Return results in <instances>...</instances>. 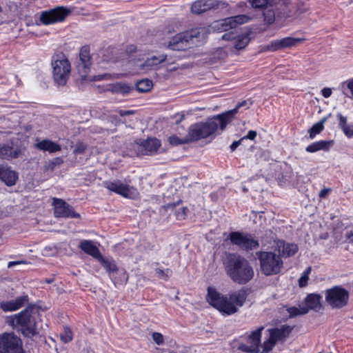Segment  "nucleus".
<instances>
[{"label": "nucleus", "mask_w": 353, "mask_h": 353, "mask_svg": "<svg viewBox=\"0 0 353 353\" xmlns=\"http://www.w3.org/2000/svg\"><path fill=\"white\" fill-rule=\"evenodd\" d=\"M247 296L246 291L243 289L223 295L216 289L209 287L206 299L210 305L220 312L232 315L236 313L244 305Z\"/></svg>", "instance_id": "1"}, {"label": "nucleus", "mask_w": 353, "mask_h": 353, "mask_svg": "<svg viewBox=\"0 0 353 353\" xmlns=\"http://www.w3.org/2000/svg\"><path fill=\"white\" fill-rule=\"evenodd\" d=\"M13 327H19L21 334L32 338L39 334L40 330L48 327L42 321V314L39 307L28 305L25 310L14 315L9 323Z\"/></svg>", "instance_id": "2"}, {"label": "nucleus", "mask_w": 353, "mask_h": 353, "mask_svg": "<svg viewBox=\"0 0 353 353\" xmlns=\"http://www.w3.org/2000/svg\"><path fill=\"white\" fill-rule=\"evenodd\" d=\"M223 265L227 275L238 284L248 283L254 274L250 262L237 254H229L223 261Z\"/></svg>", "instance_id": "3"}, {"label": "nucleus", "mask_w": 353, "mask_h": 353, "mask_svg": "<svg viewBox=\"0 0 353 353\" xmlns=\"http://www.w3.org/2000/svg\"><path fill=\"white\" fill-rule=\"evenodd\" d=\"M208 34L205 27L192 28L173 36L164 43L165 46L172 50H184L191 45L203 41Z\"/></svg>", "instance_id": "4"}, {"label": "nucleus", "mask_w": 353, "mask_h": 353, "mask_svg": "<svg viewBox=\"0 0 353 353\" xmlns=\"http://www.w3.org/2000/svg\"><path fill=\"white\" fill-rule=\"evenodd\" d=\"M260 262L261 271L265 276L279 273L283 268V261L279 253L261 251L256 253Z\"/></svg>", "instance_id": "5"}, {"label": "nucleus", "mask_w": 353, "mask_h": 353, "mask_svg": "<svg viewBox=\"0 0 353 353\" xmlns=\"http://www.w3.org/2000/svg\"><path fill=\"white\" fill-rule=\"evenodd\" d=\"M219 129L220 130L219 121L214 117L206 122L191 125L188 128L187 136L190 142L196 141L210 137Z\"/></svg>", "instance_id": "6"}, {"label": "nucleus", "mask_w": 353, "mask_h": 353, "mask_svg": "<svg viewBox=\"0 0 353 353\" xmlns=\"http://www.w3.org/2000/svg\"><path fill=\"white\" fill-rule=\"evenodd\" d=\"M51 65L54 82L59 85L66 84L71 73V65L69 60L63 54L52 57Z\"/></svg>", "instance_id": "7"}, {"label": "nucleus", "mask_w": 353, "mask_h": 353, "mask_svg": "<svg viewBox=\"0 0 353 353\" xmlns=\"http://www.w3.org/2000/svg\"><path fill=\"white\" fill-rule=\"evenodd\" d=\"M349 292L340 285L326 290L325 301L332 309H341L348 304Z\"/></svg>", "instance_id": "8"}, {"label": "nucleus", "mask_w": 353, "mask_h": 353, "mask_svg": "<svg viewBox=\"0 0 353 353\" xmlns=\"http://www.w3.org/2000/svg\"><path fill=\"white\" fill-rule=\"evenodd\" d=\"M227 239L231 241L232 245L245 251L256 250L259 247L258 239L250 233L232 232Z\"/></svg>", "instance_id": "9"}, {"label": "nucleus", "mask_w": 353, "mask_h": 353, "mask_svg": "<svg viewBox=\"0 0 353 353\" xmlns=\"http://www.w3.org/2000/svg\"><path fill=\"white\" fill-rule=\"evenodd\" d=\"M103 186L108 190L115 192L125 198L135 199L138 198L139 195L137 188L128 184H125L120 180L103 181Z\"/></svg>", "instance_id": "10"}, {"label": "nucleus", "mask_w": 353, "mask_h": 353, "mask_svg": "<svg viewBox=\"0 0 353 353\" xmlns=\"http://www.w3.org/2000/svg\"><path fill=\"white\" fill-rule=\"evenodd\" d=\"M0 353H23L21 339L13 332L0 335Z\"/></svg>", "instance_id": "11"}, {"label": "nucleus", "mask_w": 353, "mask_h": 353, "mask_svg": "<svg viewBox=\"0 0 353 353\" xmlns=\"http://www.w3.org/2000/svg\"><path fill=\"white\" fill-rule=\"evenodd\" d=\"M293 327L288 325H283L280 327L269 330L270 336L264 341V350L270 351L279 341H285L292 332Z\"/></svg>", "instance_id": "12"}, {"label": "nucleus", "mask_w": 353, "mask_h": 353, "mask_svg": "<svg viewBox=\"0 0 353 353\" xmlns=\"http://www.w3.org/2000/svg\"><path fill=\"white\" fill-rule=\"evenodd\" d=\"M250 20L251 17L247 14L236 15L216 21L214 28L219 32H226L236 28L239 25L248 23Z\"/></svg>", "instance_id": "13"}, {"label": "nucleus", "mask_w": 353, "mask_h": 353, "mask_svg": "<svg viewBox=\"0 0 353 353\" xmlns=\"http://www.w3.org/2000/svg\"><path fill=\"white\" fill-rule=\"evenodd\" d=\"M222 39L230 42L228 47L232 51L234 50H243L250 41V32L236 34L233 32H228L222 36Z\"/></svg>", "instance_id": "14"}, {"label": "nucleus", "mask_w": 353, "mask_h": 353, "mask_svg": "<svg viewBox=\"0 0 353 353\" xmlns=\"http://www.w3.org/2000/svg\"><path fill=\"white\" fill-rule=\"evenodd\" d=\"M161 145L159 140L156 138H148L146 140H136L134 148L138 155H151L157 152Z\"/></svg>", "instance_id": "15"}, {"label": "nucleus", "mask_w": 353, "mask_h": 353, "mask_svg": "<svg viewBox=\"0 0 353 353\" xmlns=\"http://www.w3.org/2000/svg\"><path fill=\"white\" fill-rule=\"evenodd\" d=\"M69 11L63 7H57L50 10L43 11L40 15V21L45 25H49L64 21Z\"/></svg>", "instance_id": "16"}, {"label": "nucleus", "mask_w": 353, "mask_h": 353, "mask_svg": "<svg viewBox=\"0 0 353 353\" xmlns=\"http://www.w3.org/2000/svg\"><path fill=\"white\" fill-rule=\"evenodd\" d=\"M54 214L57 218H79L80 214L77 213L73 207L61 199H53Z\"/></svg>", "instance_id": "17"}, {"label": "nucleus", "mask_w": 353, "mask_h": 353, "mask_svg": "<svg viewBox=\"0 0 353 353\" xmlns=\"http://www.w3.org/2000/svg\"><path fill=\"white\" fill-rule=\"evenodd\" d=\"M264 329L263 326L252 331L247 337L246 342L239 345V349L243 352L257 353L259 351L261 344V332Z\"/></svg>", "instance_id": "18"}, {"label": "nucleus", "mask_w": 353, "mask_h": 353, "mask_svg": "<svg viewBox=\"0 0 353 353\" xmlns=\"http://www.w3.org/2000/svg\"><path fill=\"white\" fill-rule=\"evenodd\" d=\"M252 104V102L250 100H245L239 103L234 109L215 116V119H218L219 121L220 130L223 131L227 125L233 120L234 116L238 112L239 108L242 107H246V108H248Z\"/></svg>", "instance_id": "19"}, {"label": "nucleus", "mask_w": 353, "mask_h": 353, "mask_svg": "<svg viewBox=\"0 0 353 353\" xmlns=\"http://www.w3.org/2000/svg\"><path fill=\"white\" fill-rule=\"evenodd\" d=\"M225 2L216 0H199L194 2L191 6L192 13L200 14L211 9H216L221 5H225Z\"/></svg>", "instance_id": "20"}, {"label": "nucleus", "mask_w": 353, "mask_h": 353, "mask_svg": "<svg viewBox=\"0 0 353 353\" xmlns=\"http://www.w3.org/2000/svg\"><path fill=\"white\" fill-rule=\"evenodd\" d=\"M92 65L90 48L88 46L81 47L79 52V62L77 69L82 77H85Z\"/></svg>", "instance_id": "21"}, {"label": "nucleus", "mask_w": 353, "mask_h": 353, "mask_svg": "<svg viewBox=\"0 0 353 353\" xmlns=\"http://www.w3.org/2000/svg\"><path fill=\"white\" fill-rule=\"evenodd\" d=\"M167 61V55L161 54L159 56H152L147 58L143 62L139 63L138 68L146 72L150 70H157L161 63Z\"/></svg>", "instance_id": "22"}, {"label": "nucleus", "mask_w": 353, "mask_h": 353, "mask_svg": "<svg viewBox=\"0 0 353 353\" xmlns=\"http://www.w3.org/2000/svg\"><path fill=\"white\" fill-rule=\"evenodd\" d=\"M28 301V295H23L14 300L1 301L0 303V308L3 312H13L23 307Z\"/></svg>", "instance_id": "23"}, {"label": "nucleus", "mask_w": 353, "mask_h": 353, "mask_svg": "<svg viewBox=\"0 0 353 353\" xmlns=\"http://www.w3.org/2000/svg\"><path fill=\"white\" fill-rule=\"evenodd\" d=\"M18 173L10 168L0 165V180L7 186H13L18 180Z\"/></svg>", "instance_id": "24"}, {"label": "nucleus", "mask_w": 353, "mask_h": 353, "mask_svg": "<svg viewBox=\"0 0 353 353\" xmlns=\"http://www.w3.org/2000/svg\"><path fill=\"white\" fill-rule=\"evenodd\" d=\"M79 248L85 254L92 256L95 259L99 260L102 256L99 248L90 240H83L81 242Z\"/></svg>", "instance_id": "25"}, {"label": "nucleus", "mask_w": 353, "mask_h": 353, "mask_svg": "<svg viewBox=\"0 0 353 353\" xmlns=\"http://www.w3.org/2000/svg\"><path fill=\"white\" fill-rule=\"evenodd\" d=\"M21 150L18 147L10 146L8 145H0V158L10 160L19 157Z\"/></svg>", "instance_id": "26"}, {"label": "nucleus", "mask_w": 353, "mask_h": 353, "mask_svg": "<svg viewBox=\"0 0 353 353\" xmlns=\"http://www.w3.org/2000/svg\"><path fill=\"white\" fill-rule=\"evenodd\" d=\"M35 148L39 150L48 151L50 153L57 152L61 150L59 144L49 139H43L37 142L35 144Z\"/></svg>", "instance_id": "27"}, {"label": "nucleus", "mask_w": 353, "mask_h": 353, "mask_svg": "<svg viewBox=\"0 0 353 353\" xmlns=\"http://www.w3.org/2000/svg\"><path fill=\"white\" fill-rule=\"evenodd\" d=\"M332 144V141H319L309 145L306 148L305 150L310 153L315 152L319 150L327 151Z\"/></svg>", "instance_id": "28"}, {"label": "nucleus", "mask_w": 353, "mask_h": 353, "mask_svg": "<svg viewBox=\"0 0 353 353\" xmlns=\"http://www.w3.org/2000/svg\"><path fill=\"white\" fill-rule=\"evenodd\" d=\"M275 6L279 14L283 17H290L292 16L290 9V0H275Z\"/></svg>", "instance_id": "29"}, {"label": "nucleus", "mask_w": 353, "mask_h": 353, "mask_svg": "<svg viewBox=\"0 0 353 353\" xmlns=\"http://www.w3.org/2000/svg\"><path fill=\"white\" fill-rule=\"evenodd\" d=\"M321 296L316 294H310L305 299V307L309 310H319L321 308Z\"/></svg>", "instance_id": "30"}, {"label": "nucleus", "mask_w": 353, "mask_h": 353, "mask_svg": "<svg viewBox=\"0 0 353 353\" xmlns=\"http://www.w3.org/2000/svg\"><path fill=\"white\" fill-rule=\"evenodd\" d=\"M132 88L128 83H116L110 85L108 90L114 94H128L132 91Z\"/></svg>", "instance_id": "31"}, {"label": "nucleus", "mask_w": 353, "mask_h": 353, "mask_svg": "<svg viewBox=\"0 0 353 353\" xmlns=\"http://www.w3.org/2000/svg\"><path fill=\"white\" fill-rule=\"evenodd\" d=\"M337 117L339 120V125L345 136L348 138L353 137V125H348L347 123V117H343L341 113L337 114Z\"/></svg>", "instance_id": "32"}, {"label": "nucleus", "mask_w": 353, "mask_h": 353, "mask_svg": "<svg viewBox=\"0 0 353 353\" xmlns=\"http://www.w3.org/2000/svg\"><path fill=\"white\" fill-rule=\"evenodd\" d=\"M98 261L101 262L102 266L110 274H114L119 271V269L114 261L112 259H105L102 256Z\"/></svg>", "instance_id": "33"}, {"label": "nucleus", "mask_w": 353, "mask_h": 353, "mask_svg": "<svg viewBox=\"0 0 353 353\" xmlns=\"http://www.w3.org/2000/svg\"><path fill=\"white\" fill-rule=\"evenodd\" d=\"M305 41L304 38L285 37L281 39L282 50L294 47Z\"/></svg>", "instance_id": "34"}, {"label": "nucleus", "mask_w": 353, "mask_h": 353, "mask_svg": "<svg viewBox=\"0 0 353 353\" xmlns=\"http://www.w3.org/2000/svg\"><path fill=\"white\" fill-rule=\"evenodd\" d=\"M152 87V81L148 79H142L136 83V89L140 92H149Z\"/></svg>", "instance_id": "35"}, {"label": "nucleus", "mask_w": 353, "mask_h": 353, "mask_svg": "<svg viewBox=\"0 0 353 353\" xmlns=\"http://www.w3.org/2000/svg\"><path fill=\"white\" fill-rule=\"evenodd\" d=\"M281 245H283L282 253L286 256H291L298 251V247L296 244L281 242L279 247H281Z\"/></svg>", "instance_id": "36"}, {"label": "nucleus", "mask_w": 353, "mask_h": 353, "mask_svg": "<svg viewBox=\"0 0 353 353\" xmlns=\"http://www.w3.org/2000/svg\"><path fill=\"white\" fill-rule=\"evenodd\" d=\"M327 117L323 118L319 122L313 125L309 130L310 137L313 139L314 136L320 133L323 130V124L326 121Z\"/></svg>", "instance_id": "37"}, {"label": "nucleus", "mask_w": 353, "mask_h": 353, "mask_svg": "<svg viewBox=\"0 0 353 353\" xmlns=\"http://www.w3.org/2000/svg\"><path fill=\"white\" fill-rule=\"evenodd\" d=\"M290 318L296 317L299 315H303L308 312V308L305 306L292 307L287 310Z\"/></svg>", "instance_id": "38"}, {"label": "nucleus", "mask_w": 353, "mask_h": 353, "mask_svg": "<svg viewBox=\"0 0 353 353\" xmlns=\"http://www.w3.org/2000/svg\"><path fill=\"white\" fill-rule=\"evenodd\" d=\"M264 21L267 24H272L275 21V12L274 10L267 6L263 11Z\"/></svg>", "instance_id": "39"}, {"label": "nucleus", "mask_w": 353, "mask_h": 353, "mask_svg": "<svg viewBox=\"0 0 353 353\" xmlns=\"http://www.w3.org/2000/svg\"><path fill=\"white\" fill-rule=\"evenodd\" d=\"M168 141L172 145H178L190 143L187 135L183 138H179L176 135H172L168 138Z\"/></svg>", "instance_id": "40"}, {"label": "nucleus", "mask_w": 353, "mask_h": 353, "mask_svg": "<svg viewBox=\"0 0 353 353\" xmlns=\"http://www.w3.org/2000/svg\"><path fill=\"white\" fill-rule=\"evenodd\" d=\"M312 270L311 267H308L302 274L299 280V285L301 288H304L307 285V281L309 279V274Z\"/></svg>", "instance_id": "41"}, {"label": "nucleus", "mask_w": 353, "mask_h": 353, "mask_svg": "<svg viewBox=\"0 0 353 353\" xmlns=\"http://www.w3.org/2000/svg\"><path fill=\"white\" fill-rule=\"evenodd\" d=\"M342 92L344 94H347V90H349L353 98V78L341 83Z\"/></svg>", "instance_id": "42"}, {"label": "nucleus", "mask_w": 353, "mask_h": 353, "mask_svg": "<svg viewBox=\"0 0 353 353\" xmlns=\"http://www.w3.org/2000/svg\"><path fill=\"white\" fill-rule=\"evenodd\" d=\"M61 339L65 343H69L72 340V332L69 327H64V332L63 334H61Z\"/></svg>", "instance_id": "43"}, {"label": "nucleus", "mask_w": 353, "mask_h": 353, "mask_svg": "<svg viewBox=\"0 0 353 353\" xmlns=\"http://www.w3.org/2000/svg\"><path fill=\"white\" fill-rule=\"evenodd\" d=\"M87 149V145L82 143V142H78L77 143L75 148L73 150V153L74 154H83L85 150Z\"/></svg>", "instance_id": "44"}, {"label": "nucleus", "mask_w": 353, "mask_h": 353, "mask_svg": "<svg viewBox=\"0 0 353 353\" xmlns=\"http://www.w3.org/2000/svg\"><path fill=\"white\" fill-rule=\"evenodd\" d=\"M252 6L254 8H262L268 5V0H250Z\"/></svg>", "instance_id": "45"}, {"label": "nucleus", "mask_w": 353, "mask_h": 353, "mask_svg": "<svg viewBox=\"0 0 353 353\" xmlns=\"http://www.w3.org/2000/svg\"><path fill=\"white\" fill-rule=\"evenodd\" d=\"M153 341L158 345H161L164 343L163 336L159 332H154L152 335Z\"/></svg>", "instance_id": "46"}, {"label": "nucleus", "mask_w": 353, "mask_h": 353, "mask_svg": "<svg viewBox=\"0 0 353 353\" xmlns=\"http://www.w3.org/2000/svg\"><path fill=\"white\" fill-rule=\"evenodd\" d=\"M171 270L169 269H166L165 270H163L161 269H157L156 270V274L160 278H163L165 279H167L170 275L171 274Z\"/></svg>", "instance_id": "47"}, {"label": "nucleus", "mask_w": 353, "mask_h": 353, "mask_svg": "<svg viewBox=\"0 0 353 353\" xmlns=\"http://www.w3.org/2000/svg\"><path fill=\"white\" fill-rule=\"evenodd\" d=\"M63 163L62 158L57 157L54 159L48 165V169L53 170L57 165H60Z\"/></svg>", "instance_id": "48"}, {"label": "nucleus", "mask_w": 353, "mask_h": 353, "mask_svg": "<svg viewBox=\"0 0 353 353\" xmlns=\"http://www.w3.org/2000/svg\"><path fill=\"white\" fill-rule=\"evenodd\" d=\"M270 44L274 52L282 50L281 39L272 41Z\"/></svg>", "instance_id": "49"}, {"label": "nucleus", "mask_w": 353, "mask_h": 353, "mask_svg": "<svg viewBox=\"0 0 353 353\" xmlns=\"http://www.w3.org/2000/svg\"><path fill=\"white\" fill-rule=\"evenodd\" d=\"M307 10V7L303 3H299L296 6V12L298 14L304 13Z\"/></svg>", "instance_id": "50"}, {"label": "nucleus", "mask_w": 353, "mask_h": 353, "mask_svg": "<svg viewBox=\"0 0 353 353\" xmlns=\"http://www.w3.org/2000/svg\"><path fill=\"white\" fill-rule=\"evenodd\" d=\"M256 132L254 131V130H250L247 135L243 137L241 140H244V139H250V140H254L256 137Z\"/></svg>", "instance_id": "51"}, {"label": "nucleus", "mask_w": 353, "mask_h": 353, "mask_svg": "<svg viewBox=\"0 0 353 353\" xmlns=\"http://www.w3.org/2000/svg\"><path fill=\"white\" fill-rule=\"evenodd\" d=\"M117 112L121 117L129 116V115H132V114H135V111L132 110H119Z\"/></svg>", "instance_id": "52"}, {"label": "nucleus", "mask_w": 353, "mask_h": 353, "mask_svg": "<svg viewBox=\"0 0 353 353\" xmlns=\"http://www.w3.org/2000/svg\"><path fill=\"white\" fill-rule=\"evenodd\" d=\"M332 91L330 88H324L321 90V94L325 98H328L332 95Z\"/></svg>", "instance_id": "53"}, {"label": "nucleus", "mask_w": 353, "mask_h": 353, "mask_svg": "<svg viewBox=\"0 0 353 353\" xmlns=\"http://www.w3.org/2000/svg\"><path fill=\"white\" fill-rule=\"evenodd\" d=\"M187 210V208H181L178 212H177V218L179 219H184L185 216V212Z\"/></svg>", "instance_id": "54"}, {"label": "nucleus", "mask_w": 353, "mask_h": 353, "mask_svg": "<svg viewBox=\"0 0 353 353\" xmlns=\"http://www.w3.org/2000/svg\"><path fill=\"white\" fill-rule=\"evenodd\" d=\"M331 189L330 188H325L320 191L319 196L320 198H325L327 196L328 193L330 192Z\"/></svg>", "instance_id": "55"}, {"label": "nucleus", "mask_w": 353, "mask_h": 353, "mask_svg": "<svg viewBox=\"0 0 353 353\" xmlns=\"http://www.w3.org/2000/svg\"><path fill=\"white\" fill-rule=\"evenodd\" d=\"M260 51L261 52H267V51L274 52L270 43L268 45L262 46Z\"/></svg>", "instance_id": "56"}, {"label": "nucleus", "mask_w": 353, "mask_h": 353, "mask_svg": "<svg viewBox=\"0 0 353 353\" xmlns=\"http://www.w3.org/2000/svg\"><path fill=\"white\" fill-rule=\"evenodd\" d=\"M243 140H241V139L239 141H234L232 145H230V150L232 151H234L236 150V148L241 144V141Z\"/></svg>", "instance_id": "57"}, {"label": "nucleus", "mask_w": 353, "mask_h": 353, "mask_svg": "<svg viewBox=\"0 0 353 353\" xmlns=\"http://www.w3.org/2000/svg\"><path fill=\"white\" fill-rule=\"evenodd\" d=\"M111 74H103L101 75H99L97 77V80H102V79H110L111 78Z\"/></svg>", "instance_id": "58"}, {"label": "nucleus", "mask_w": 353, "mask_h": 353, "mask_svg": "<svg viewBox=\"0 0 353 353\" xmlns=\"http://www.w3.org/2000/svg\"><path fill=\"white\" fill-rule=\"evenodd\" d=\"M136 50H137V48L134 46L131 45L127 48L126 51L128 53H133L136 51Z\"/></svg>", "instance_id": "59"}, {"label": "nucleus", "mask_w": 353, "mask_h": 353, "mask_svg": "<svg viewBox=\"0 0 353 353\" xmlns=\"http://www.w3.org/2000/svg\"><path fill=\"white\" fill-rule=\"evenodd\" d=\"M23 263V261H10L8 263V267L11 268L15 265H18V264Z\"/></svg>", "instance_id": "60"}, {"label": "nucleus", "mask_w": 353, "mask_h": 353, "mask_svg": "<svg viewBox=\"0 0 353 353\" xmlns=\"http://www.w3.org/2000/svg\"><path fill=\"white\" fill-rule=\"evenodd\" d=\"M46 283H51L53 282V279H46Z\"/></svg>", "instance_id": "61"}, {"label": "nucleus", "mask_w": 353, "mask_h": 353, "mask_svg": "<svg viewBox=\"0 0 353 353\" xmlns=\"http://www.w3.org/2000/svg\"><path fill=\"white\" fill-rule=\"evenodd\" d=\"M262 347H263V352L261 353H269L270 351H266L264 350V343L262 345Z\"/></svg>", "instance_id": "62"}, {"label": "nucleus", "mask_w": 353, "mask_h": 353, "mask_svg": "<svg viewBox=\"0 0 353 353\" xmlns=\"http://www.w3.org/2000/svg\"><path fill=\"white\" fill-rule=\"evenodd\" d=\"M123 274L124 279H125V281H127L128 277H127V276H126V275H125V272H123Z\"/></svg>", "instance_id": "63"}, {"label": "nucleus", "mask_w": 353, "mask_h": 353, "mask_svg": "<svg viewBox=\"0 0 353 353\" xmlns=\"http://www.w3.org/2000/svg\"><path fill=\"white\" fill-rule=\"evenodd\" d=\"M330 353H332V352H330Z\"/></svg>", "instance_id": "64"}]
</instances>
